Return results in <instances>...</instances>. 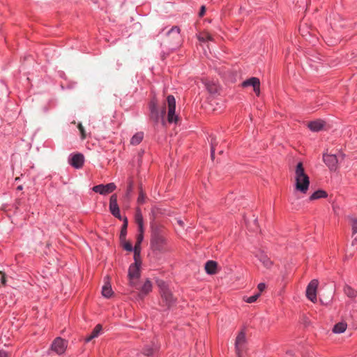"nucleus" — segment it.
<instances>
[{"mask_svg":"<svg viewBox=\"0 0 357 357\" xmlns=\"http://www.w3.org/2000/svg\"><path fill=\"white\" fill-rule=\"evenodd\" d=\"M167 231L163 226L154 224L151 226L150 248L155 256L167 250Z\"/></svg>","mask_w":357,"mask_h":357,"instance_id":"obj_1","label":"nucleus"},{"mask_svg":"<svg viewBox=\"0 0 357 357\" xmlns=\"http://www.w3.org/2000/svg\"><path fill=\"white\" fill-rule=\"evenodd\" d=\"M296 190L305 194L309 188V176L305 173L303 163L298 162L295 169Z\"/></svg>","mask_w":357,"mask_h":357,"instance_id":"obj_2","label":"nucleus"},{"mask_svg":"<svg viewBox=\"0 0 357 357\" xmlns=\"http://www.w3.org/2000/svg\"><path fill=\"white\" fill-rule=\"evenodd\" d=\"M156 284L160 289L161 303L167 307H172L176 302V298L173 296L168 284L162 280H158Z\"/></svg>","mask_w":357,"mask_h":357,"instance_id":"obj_3","label":"nucleus"},{"mask_svg":"<svg viewBox=\"0 0 357 357\" xmlns=\"http://www.w3.org/2000/svg\"><path fill=\"white\" fill-rule=\"evenodd\" d=\"M157 104V100L154 98L151 100V101L149 103L150 119L155 123H158L159 121L161 119L162 124L163 126H165L166 122L165 121L164 116L166 112V103H164V105L162 106L160 112H159L158 109Z\"/></svg>","mask_w":357,"mask_h":357,"instance_id":"obj_4","label":"nucleus"},{"mask_svg":"<svg viewBox=\"0 0 357 357\" xmlns=\"http://www.w3.org/2000/svg\"><path fill=\"white\" fill-rule=\"evenodd\" d=\"M167 104L168 106L167 121L169 123H176L178 117L175 115L176 100L173 96L169 95L167 97Z\"/></svg>","mask_w":357,"mask_h":357,"instance_id":"obj_5","label":"nucleus"},{"mask_svg":"<svg viewBox=\"0 0 357 357\" xmlns=\"http://www.w3.org/2000/svg\"><path fill=\"white\" fill-rule=\"evenodd\" d=\"M68 347V342L61 337H56L51 345V349L56 354H62L65 352Z\"/></svg>","mask_w":357,"mask_h":357,"instance_id":"obj_6","label":"nucleus"},{"mask_svg":"<svg viewBox=\"0 0 357 357\" xmlns=\"http://www.w3.org/2000/svg\"><path fill=\"white\" fill-rule=\"evenodd\" d=\"M139 266L140 264H132L129 267L128 278L130 285L132 287H135L136 281L140 276Z\"/></svg>","mask_w":357,"mask_h":357,"instance_id":"obj_7","label":"nucleus"},{"mask_svg":"<svg viewBox=\"0 0 357 357\" xmlns=\"http://www.w3.org/2000/svg\"><path fill=\"white\" fill-rule=\"evenodd\" d=\"M318 284L319 282L317 280H312L307 287L306 296L313 303L317 301V289Z\"/></svg>","mask_w":357,"mask_h":357,"instance_id":"obj_8","label":"nucleus"},{"mask_svg":"<svg viewBox=\"0 0 357 357\" xmlns=\"http://www.w3.org/2000/svg\"><path fill=\"white\" fill-rule=\"evenodd\" d=\"M167 37L169 44L178 45L181 42L180 29L174 26L167 33Z\"/></svg>","mask_w":357,"mask_h":357,"instance_id":"obj_9","label":"nucleus"},{"mask_svg":"<svg viewBox=\"0 0 357 357\" xmlns=\"http://www.w3.org/2000/svg\"><path fill=\"white\" fill-rule=\"evenodd\" d=\"M323 160L331 171H335L337 169L339 159L336 155L324 153Z\"/></svg>","mask_w":357,"mask_h":357,"instance_id":"obj_10","label":"nucleus"},{"mask_svg":"<svg viewBox=\"0 0 357 357\" xmlns=\"http://www.w3.org/2000/svg\"><path fill=\"white\" fill-rule=\"evenodd\" d=\"M109 211L116 218L120 220H122V217L120 214V210L119 205L117 204V195L116 194H113L110 197L109 199Z\"/></svg>","mask_w":357,"mask_h":357,"instance_id":"obj_11","label":"nucleus"},{"mask_svg":"<svg viewBox=\"0 0 357 357\" xmlns=\"http://www.w3.org/2000/svg\"><path fill=\"white\" fill-rule=\"evenodd\" d=\"M116 186L114 183H109L107 185H98L93 187V190L95 192H98L100 195H107L112 192Z\"/></svg>","mask_w":357,"mask_h":357,"instance_id":"obj_12","label":"nucleus"},{"mask_svg":"<svg viewBox=\"0 0 357 357\" xmlns=\"http://www.w3.org/2000/svg\"><path fill=\"white\" fill-rule=\"evenodd\" d=\"M245 333L244 331H241L237 335L235 342V351L237 357H242V346L245 343Z\"/></svg>","mask_w":357,"mask_h":357,"instance_id":"obj_13","label":"nucleus"},{"mask_svg":"<svg viewBox=\"0 0 357 357\" xmlns=\"http://www.w3.org/2000/svg\"><path fill=\"white\" fill-rule=\"evenodd\" d=\"M243 87L252 86L253 91L259 96L260 93V82L257 77H251L242 83Z\"/></svg>","mask_w":357,"mask_h":357,"instance_id":"obj_14","label":"nucleus"},{"mask_svg":"<svg viewBox=\"0 0 357 357\" xmlns=\"http://www.w3.org/2000/svg\"><path fill=\"white\" fill-rule=\"evenodd\" d=\"M255 257L261 262L264 268L270 269L272 267L273 261L264 252H258Z\"/></svg>","mask_w":357,"mask_h":357,"instance_id":"obj_15","label":"nucleus"},{"mask_svg":"<svg viewBox=\"0 0 357 357\" xmlns=\"http://www.w3.org/2000/svg\"><path fill=\"white\" fill-rule=\"evenodd\" d=\"M84 163V155L81 153H77L73 155L70 160V164L75 168H81Z\"/></svg>","mask_w":357,"mask_h":357,"instance_id":"obj_16","label":"nucleus"},{"mask_svg":"<svg viewBox=\"0 0 357 357\" xmlns=\"http://www.w3.org/2000/svg\"><path fill=\"white\" fill-rule=\"evenodd\" d=\"M325 122L322 120H317L311 121L308 123V128L313 132H318L322 130L324 127Z\"/></svg>","mask_w":357,"mask_h":357,"instance_id":"obj_17","label":"nucleus"},{"mask_svg":"<svg viewBox=\"0 0 357 357\" xmlns=\"http://www.w3.org/2000/svg\"><path fill=\"white\" fill-rule=\"evenodd\" d=\"M152 290V284L150 280H146L143 286L140 289V292L138 296L140 298H143V297L151 292Z\"/></svg>","mask_w":357,"mask_h":357,"instance_id":"obj_18","label":"nucleus"},{"mask_svg":"<svg viewBox=\"0 0 357 357\" xmlns=\"http://www.w3.org/2000/svg\"><path fill=\"white\" fill-rule=\"evenodd\" d=\"M218 264L214 261H208L205 264L206 272L208 274L213 275L216 273Z\"/></svg>","mask_w":357,"mask_h":357,"instance_id":"obj_19","label":"nucleus"},{"mask_svg":"<svg viewBox=\"0 0 357 357\" xmlns=\"http://www.w3.org/2000/svg\"><path fill=\"white\" fill-rule=\"evenodd\" d=\"M344 293L350 298H354L357 296V291L348 284H345L343 289Z\"/></svg>","mask_w":357,"mask_h":357,"instance_id":"obj_20","label":"nucleus"},{"mask_svg":"<svg viewBox=\"0 0 357 357\" xmlns=\"http://www.w3.org/2000/svg\"><path fill=\"white\" fill-rule=\"evenodd\" d=\"M101 330H102V326L100 324L96 325V326L94 328V329L93 330L91 333L86 338V340H85L86 342H89L93 338L98 337V335L100 334Z\"/></svg>","mask_w":357,"mask_h":357,"instance_id":"obj_21","label":"nucleus"},{"mask_svg":"<svg viewBox=\"0 0 357 357\" xmlns=\"http://www.w3.org/2000/svg\"><path fill=\"white\" fill-rule=\"evenodd\" d=\"M113 294L111 285L108 282H106L105 285L102 287V294L106 298H109Z\"/></svg>","mask_w":357,"mask_h":357,"instance_id":"obj_22","label":"nucleus"},{"mask_svg":"<svg viewBox=\"0 0 357 357\" xmlns=\"http://www.w3.org/2000/svg\"><path fill=\"white\" fill-rule=\"evenodd\" d=\"M133 185H134V182H133L132 179L130 178L128 180V185L127 190H126V195L123 197L125 202H129V200L130 199V196H131V192L133 189Z\"/></svg>","mask_w":357,"mask_h":357,"instance_id":"obj_23","label":"nucleus"},{"mask_svg":"<svg viewBox=\"0 0 357 357\" xmlns=\"http://www.w3.org/2000/svg\"><path fill=\"white\" fill-rule=\"evenodd\" d=\"M143 138H144V133L142 132H137L135 135H133L132 137L131 138L130 144L132 145H137L142 142Z\"/></svg>","mask_w":357,"mask_h":357,"instance_id":"obj_24","label":"nucleus"},{"mask_svg":"<svg viewBox=\"0 0 357 357\" xmlns=\"http://www.w3.org/2000/svg\"><path fill=\"white\" fill-rule=\"evenodd\" d=\"M347 328V324L344 322H340L336 324L333 329V331L335 333H341L345 331Z\"/></svg>","mask_w":357,"mask_h":357,"instance_id":"obj_25","label":"nucleus"},{"mask_svg":"<svg viewBox=\"0 0 357 357\" xmlns=\"http://www.w3.org/2000/svg\"><path fill=\"white\" fill-rule=\"evenodd\" d=\"M121 220L123 221V224L121 227L120 238L121 241H125L126 233H127L128 219H127V218H122Z\"/></svg>","mask_w":357,"mask_h":357,"instance_id":"obj_26","label":"nucleus"},{"mask_svg":"<svg viewBox=\"0 0 357 357\" xmlns=\"http://www.w3.org/2000/svg\"><path fill=\"white\" fill-rule=\"evenodd\" d=\"M197 38L200 42H206L207 40H213L212 36L208 31H204V32L200 33L197 36Z\"/></svg>","mask_w":357,"mask_h":357,"instance_id":"obj_27","label":"nucleus"},{"mask_svg":"<svg viewBox=\"0 0 357 357\" xmlns=\"http://www.w3.org/2000/svg\"><path fill=\"white\" fill-rule=\"evenodd\" d=\"M327 194L325 191L324 190H317L316 192H314L310 197V200H315V199H319V198H322V197H326Z\"/></svg>","mask_w":357,"mask_h":357,"instance_id":"obj_28","label":"nucleus"},{"mask_svg":"<svg viewBox=\"0 0 357 357\" xmlns=\"http://www.w3.org/2000/svg\"><path fill=\"white\" fill-rule=\"evenodd\" d=\"M156 351V347H151L149 346H146L143 350V354L147 357L152 356L154 352Z\"/></svg>","mask_w":357,"mask_h":357,"instance_id":"obj_29","label":"nucleus"},{"mask_svg":"<svg viewBox=\"0 0 357 357\" xmlns=\"http://www.w3.org/2000/svg\"><path fill=\"white\" fill-rule=\"evenodd\" d=\"M135 219V222L137 223V225L143 224V217H142V212L139 208H137L136 210Z\"/></svg>","mask_w":357,"mask_h":357,"instance_id":"obj_30","label":"nucleus"},{"mask_svg":"<svg viewBox=\"0 0 357 357\" xmlns=\"http://www.w3.org/2000/svg\"><path fill=\"white\" fill-rule=\"evenodd\" d=\"M259 296H260V293H257V294H256L252 296H250V297H244L243 300L246 303H252L255 302Z\"/></svg>","mask_w":357,"mask_h":357,"instance_id":"obj_31","label":"nucleus"},{"mask_svg":"<svg viewBox=\"0 0 357 357\" xmlns=\"http://www.w3.org/2000/svg\"><path fill=\"white\" fill-rule=\"evenodd\" d=\"M351 225L352 227V231L354 234L357 233V218L351 216L349 218Z\"/></svg>","mask_w":357,"mask_h":357,"instance_id":"obj_32","label":"nucleus"},{"mask_svg":"<svg viewBox=\"0 0 357 357\" xmlns=\"http://www.w3.org/2000/svg\"><path fill=\"white\" fill-rule=\"evenodd\" d=\"M211 157L212 159H213L215 147L218 145V142L216 141L215 139L212 138L211 142Z\"/></svg>","mask_w":357,"mask_h":357,"instance_id":"obj_33","label":"nucleus"},{"mask_svg":"<svg viewBox=\"0 0 357 357\" xmlns=\"http://www.w3.org/2000/svg\"><path fill=\"white\" fill-rule=\"evenodd\" d=\"M145 198H146L145 193L143 192L142 188H140L139 197L137 198V202L140 204H144L145 202Z\"/></svg>","mask_w":357,"mask_h":357,"instance_id":"obj_34","label":"nucleus"},{"mask_svg":"<svg viewBox=\"0 0 357 357\" xmlns=\"http://www.w3.org/2000/svg\"><path fill=\"white\" fill-rule=\"evenodd\" d=\"M134 259H135V263L134 264H141L140 251H139V250H134Z\"/></svg>","mask_w":357,"mask_h":357,"instance_id":"obj_35","label":"nucleus"},{"mask_svg":"<svg viewBox=\"0 0 357 357\" xmlns=\"http://www.w3.org/2000/svg\"><path fill=\"white\" fill-rule=\"evenodd\" d=\"M123 241L124 242L123 244V248L129 252L132 251L133 248L132 244L130 242L126 241V240Z\"/></svg>","mask_w":357,"mask_h":357,"instance_id":"obj_36","label":"nucleus"},{"mask_svg":"<svg viewBox=\"0 0 357 357\" xmlns=\"http://www.w3.org/2000/svg\"><path fill=\"white\" fill-rule=\"evenodd\" d=\"M77 128H78V129H79V132H80V134H81V138H82V139H85V138H86V132H85V130H84V128L83 126L82 125V123H79L77 125Z\"/></svg>","mask_w":357,"mask_h":357,"instance_id":"obj_37","label":"nucleus"},{"mask_svg":"<svg viewBox=\"0 0 357 357\" xmlns=\"http://www.w3.org/2000/svg\"><path fill=\"white\" fill-rule=\"evenodd\" d=\"M266 288V284L264 283H259L257 286V289L259 290V293H261Z\"/></svg>","mask_w":357,"mask_h":357,"instance_id":"obj_38","label":"nucleus"},{"mask_svg":"<svg viewBox=\"0 0 357 357\" xmlns=\"http://www.w3.org/2000/svg\"><path fill=\"white\" fill-rule=\"evenodd\" d=\"M0 275H1V282L2 284L5 285L6 284V275L5 273H3L2 271H0Z\"/></svg>","mask_w":357,"mask_h":357,"instance_id":"obj_39","label":"nucleus"},{"mask_svg":"<svg viewBox=\"0 0 357 357\" xmlns=\"http://www.w3.org/2000/svg\"><path fill=\"white\" fill-rule=\"evenodd\" d=\"M144 238V234H138L137 236V241L138 243H142Z\"/></svg>","mask_w":357,"mask_h":357,"instance_id":"obj_40","label":"nucleus"},{"mask_svg":"<svg viewBox=\"0 0 357 357\" xmlns=\"http://www.w3.org/2000/svg\"><path fill=\"white\" fill-rule=\"evenodd\" d=\"M137 226H138V232H139V234H144V223L143 224H140V225H137Z\"/></svg>","mask_w":357,"mask_h":357,"instance_id":"obj_41","label":"nucleus"},{"mask_svg":"<svg viewBox=\"0 0 357 357\" xmlns=\"http://www.w3.org/2000/svg\"><path fill=\"white\" fill-rule=\"evenodd\" d=\"M205 12H206V7L204 6H202L201 7V10H200L199 13V17L204 16Z\"/></svg>","mask_w":357,"mask_h":357,"instance_id":"obj_42","label":"nucleus"},{"mask_svg":"<svg viewBox=\"0 0 357 357\" xmlns=\"http://www.w3.org/2000/svg\"><path fill=\"white\" fill-rule=\"evenodd\" d=\"M133 250H139L141 251V243H138L137 241H136Z\"/></svg>","mask_w":357,"mask_h":357,"instance_id":"obj_43","label":"nucleus"},{"mask_svg":"<svg viewBox=\"0 0 357 357\" xmlns=\"http://www.w3.org/2000/svg\"><path fill=\"white\" fill-rule=\"evenodd\" d=\"M0 357H8V354L5 351H0Z\"/></svg>","mask_w":357,"mask_h":357,"instance_id":"obj_44","label":"nucleus"},{"mask_svg":"<svg viewBox=\"0 0 357 357\" xmlns=\"http://www.w3.org/2000/svg\"><path fill=\"white\" fill-rule=\"evenodd\" d=\"M223 151L222 150H220V153H222Z\"/></svg>","mask_w":357,"mask_h":357,"instance_id":"obj_45","label":"nucleus"}]
</instances>
